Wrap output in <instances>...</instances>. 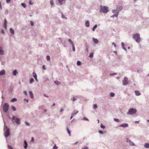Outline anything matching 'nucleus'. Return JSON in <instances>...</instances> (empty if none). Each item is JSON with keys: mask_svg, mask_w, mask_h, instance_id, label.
Wrapping results in <instances>:
<instances>
[{"mask_svg": "<svg viewBox=\"0 0 149 149\" xmlns=\"http://www.w3.org/2000/svg\"><path fill=\"white\" fill-rule=\"evenodd\" d=\"M93 40L94 42L96 44H97L99 42L98 40L97 39L95 38H93Z\"/></svg>", "mask_w": 149, "mask_h": 149, "instance_id": "19", "label": "nucleus"}, {"mask_svg": "<svg viewBox=\"0 0 149 149\" xmlns=\"http://www.w3.org/2000/svg\"><path fill=\"white\" fill-rule=\"evenodd\" d=\"M72 46V50H73V51H75V47H74V45Z\"/></svg>", "mask_w": 149, "mask_h": 149, "instance_id": "48", "label": "nucleus"}, {"mask_svg": "<svg viewBox=\"0 0 149 149\" xmlns=\"http://www.w3.org/2000/svg\"><path fill=\"white\" fill-rule=\"evenodd\" d=\"M30 23H31V26H33L34 23H33V22L32 21H31L30 22Z\"/></svg>", "mask_w": 149, "mask_h": 149, "instance_id": "52", "label": "nucleus"}, {"mask_svg": "<svg viewBox=\"0 0 149 149\" xmlns=\"http://www.w3.org/2000/svg\"><path fill=\"white\" fill-rule=\"evenodd\" d=\"M11 0H6V2L8 3Z\"/></svg>", "mask_w": 149, "mask_h": 149, "instance_id": "60", "label": "nucleus"}, {"mask_svg": "<svg viewBox=\"0 0 149 149\" xmlns=\"http://www.w3.org/2000/svg\"><path fill=\"white\" fill-rule=\"evenodd\" d=\"M12 123H16L17 124L19 125L20 124V119L18 118H15V116H13L11 118Z\"/></svg>", "mask_w": 149, "mask_h": 149, "instance_id": "4", "label": "nucleus"}, {"mask_svg": "<svg viewBox=\"0 0 149 149\" xmlns=\"http://www.w3.org/2000/svg\"><path fill=\"white\" fill-rule=\"evenodd\" d=\"M97 24H95L94 26L92 29L93 31H95V29L97 28Z\"/></svg>", "mask_w": 149, "mask_h": 149, "instance_id": "28", "label": "nucleus"}, {"mask_svg": "<svg viewBox=\"0 0 149 149\" xmlns=\"http://www.w3.org/2000/svg\"><path fill=\"white\" fill-rule=\"evenodd\" d=\"M17 100V98H13L11 100V101L12 102H15Z\"/></svg>", "mask_w": 149, "mask_h": 149, "instance_id": "27", "label": "nucleus"}, {"mask_svg": "<svg viewBox=\"0 0 149 149\" xmlns=\"http://www.w3.org/2000/svg\"><path fill=\"white\" fill-rule=\"evenodd\" d=\"M61 17L63 19H67V18L65 17V16L63 14V13L61 12Z\"/></svg>", "mask_w": 149, "mask_h": 149, "instance_id": "29", "label": "nucleus"}, {"mask_svg": "<svg viewBox=\"0 0 149 149\" xmlns=\"http://www.w3.org/2000/svg\"><path fill=\"white\" fill-rule=\"evenodd\" d=\"M4 131L5 137H8L10 135V129L5 125H4Z\"/></svg>", "mask_w": 149, "mask_h": 149, "instance_id": "1", "label": "nucleus"}, {"mask_svg": "<svg viewBox=\"0 0 149 149\" xmlns=\"http://www.w3.org/2000/svg\"><path fill=\"white\" fill-rule=\"evenodd\" d=\"M126 142H129L130 145L131 146H135V144L131 140L129 139L128 138H127L126 139Z\"/></svg>", "mask_w": 149, "mask_h": 149, "instance_id": "9", "label": "nucleus"}, {"mask_svg": "<svg viewBox=\"0 0 149 149\" xmlns=\"http://www.w3.org/2000/svg\"><path fill=\"white\" fill-rule=\"evenodd\" d=\"M10 33L12 35H13L14 34V31L12 28H10Z\"/></svg>", "mask_w": 149, "mask_h": 149, "instance_id": "18", "label": "nucleus"}, {"mask_svg": "<svg viewBox=\"0 0 149 149\" xmlns=\"http://www.w3.org/2000/svg\"><path fill=\"white\" fill-rule=\"evenodd\" d=\"M5 73V71L4 70H2L1 71V75H2L4 74Z\"/></svg>", "mask_w": 149, "mask_h": 149, "instance_id": "25", "label": "nucleus"}, {"mask_svg": "<svg viewBox=\"0 0 149 149\" xmlns=\"http://www.w3.org/2000/svg\"><path fill=\"white\" fill-rule=\"evenodd\" d=\"M7 21L6 20V19H5L4 20V28L6 29H7Z\"/></svg>", "mask_w": 149, "mask_h": 149, "instance_id": "15", "label": "nucleus"}, {"mask_svg": "<svg viewBox=\"0 0 149 149\" xmlns=\"http://www.w3.org/2000/svg\"><path fill=\"white\" fill-rule=\"evenodd\" d=\"M29 94L30 96V97L31 98H33V93L31 91H30L29 92Z\"/></svg>", "mask_w": 149, "mask_h": 149, "instance_id": "14", "label": "nucleus"}, {"mask_svg": "<svg viewBox=\"0 0 149 149\" xmlns=\"http://www.w3.org/2000/svg\"><path fill=\"white\" fill-rule=\"evenodd\" d=\"M67 131L69 134V136H70L71 135L70 134L71 131L70 130H69V128L68 127H67Z\"/></svg>", "mask_w": 149, "mask_h": 149, "instance_id": "23", "label": "nucleus"}, {"mask_svg": "<svg viewBox=\"0 0 149 149\" xmlns=\"http://www.w3.org/2000/svg\"><path fill=\"white\" fill-rule=\"evenodd\" d=\"M100 127L103 129H104L105 127V126L103 125L102 124H101L100 125Z\"/></svg>", "mask_w": 149, "mask_h": 149, "instance_id": "43", "label": "nucleus"}, {"mask_svg": "<svg viewBox=\"0 0 149 149\" xmlns=\"http://www.w3.org/2000/svg\"><path fill=\"white\" fill-rule=\"evenodd\" d=\"M82 149H88V147L86 146L84 148H82Z\"/></svg>", "mask_w": 149, "mask_h": 149, "instance_id": "56", "label": "nucleus"}, {"mask_svg": "<svg viewBox=\"0 0 149 149\" xmlns=\"http://www.w3.org/2000/svg\"><path fill=\"white\" fill-rule=\"evenodd\" d=\"M133 38L138 43H139L141 40L140 35V34L138 33L134 34L133 36Z\"/></svg>", "mask_w": 149, "mask_h": 149, "instance_id": "3", "label": "nucleus"}, {"mask_svg": "<svg viewBox=\"0 0 149 149\" xmlns=\"http://www.w3.org/2000/svg\"><path fill=\"white\" fill-rule=\"evenodd\" d=\"M46 59L47 61H49L50 60V58L49 56H47L46 57Z\"/></svg>", "mask_w": 149, "mask_h": 149, "instance_id": "35", "label": "nucleus"}, {"mask_svg": "<svg viewBox=\"0 0 149 149\" xmlns=\"http://www.w3.org/2000/svg\"><path fill=\"white\" fill-rule=\"evenodd\" d=\"M144 146L146 148H149V143H146L144 144Z\"/></svg>", "mask_w": 149, "mask_h": 149, "instance_id": "24", "label": "nucleus"}, {"mask_svg": "<svg viewBox=\"0 0 149 149\" xmlns=\"http://www.w3.org/2000/svg\"><path fill=\"white\" fill-rule=\"evenodd\" d=\"M4 54V52L2 49V47H1V55H3Z\"/></svg>", "mask_w": 149, "mask_h": 149, "instance_id": "26", "label": "nucleus"}, {"mask_svg": "<svg viewBox=\"0 0 149 149\" xmlns=\"http://www.w3.org/2000/svg\"><path fill=\"white\" fill-rule=\"evenodd\" d=\"M114 53L115 54H117V52L116 51H114Z\"/></svg>", "mask_w": 149, "mask_h": 149, "instance_id": "63", "label": "nucleus"}, {"mask_svg": "<svg viewBox=\"0 0 149 149\" xmlns=\"http://www.w3.org/2000/svg\"><path fill=\"white\" fill-rule=\"evenodd\" d=\"M128 125L127 123H124L122 124L119 125L120 127H128Z\"/></svg>", "mask_w": 149, "mask_h": 149, "instance_id": "10", "label": "nucleus"}, {"mask_svg": "<svg viewBox=\"0 0 149 149\" xmlns=\"http://www.w3.org/2000/svg\"><path fill=\"white\" fill-rule=\"evenodd\" d=\"M1 33H3V34H4V30H3V29H2L1 30Z\"/></svg>", "mask_w": 149, "mask_h": 149, "instance_id": "61", "label": "nucleus"}, {"mask_svg": "<svg viewBox=\"0 0 149 149\" xmlns=\"http://www.w3.org/2000/svg\"><path fill=\"white\" fill-rule=\"evenodd\" d=\"M93 107L95 109H96L97 108V104H94L93 105Z\"/></svg>", "mask_w": 149, "mask_h": 149, "instance_id": "37", "label": "nucleus"}, {"mask_svg": "<svg viewBox=\"0 0 149 149\" xmlns=\"http://www.w3.org/2000/svg\"><path fill=\"white\" fill-rule=\"evenodd\" d=\"M24 94L25 95L27 96V92L26 91H24Z\"/></svg>", "mask_w": 149, "mask_h": 149, "instance_id": "55", "label": "nucleus"}, {"mask_svg": "<svg viewBox=\"0 0 149 149\" xmlns=\"http://www.w3.org/2000/svg\"><path fill=\"white\" fill-rule=\"evenodd\" d=\"M33 77L34 78H35V77H37V74H36V73H35V72H33Z\"/></svg>", "mask_w": 149, "mask_h": 149, "instance_id": "40", "label": "nucleus"}, {"mask_svg": "<svg viewBox=\"0 0 149 149\" xmlns=\"http://www.w3.org/2000/svg\"><path fill=\"white\" fill-rule=\"evenodd\" d=\"M21 5L23 6L24 7V8H25L26 6V4L25 3H21Z\"/></svg>", "mask_w": 149, "mask_h": 149, "instance_id": "41", "label": "nucleus"}, {"mask_svg": "<svg viewBox=\"0 0 149 149\" xmlns=\"http://www.w3.org/2000/svg\"><path fill=\"white\" fill-rule=\"evenodd\" d=\"M100 12L104 13H107L108 12V7L106 6L101 5L100 6Z\"/></svg>", "mask_w": 149, "mask_h": 149, "instance_id": "2", "label": "nucleus"}, {"mask_svg": "<svg viewBox=\"0 0 149 149\" xmlns=\"http://www.w3.org/2000/svg\"><path fill=\"white\" fill-rule=\"evenodd\" d=\"M119 14V13L117 12V13L114 14L113 15V16H114V17H117L118 16V15Z\"/></svg>", "mask_w": 149, "mask_h": 149, "instance_id": "33", "label": "nucleus"}, {"mask_svg": "<svg viewBox=\"0 0 149 149\" xmlns=\"http://www.w3.org/2000/svg\"><path fill=\"white\" fill-rule=\"evenodd\" d=\"M123 85L125 86L128 84L129 81L128 78L127 77H124L122 80Z\"/></svg>", "mask_w": 149, "mask_h": 149, "instance_id": "7", "label": "nucleus"}, {"mask_svg": "<svg viewBox=\"0 0 149 149\" xmlns=\"http://www.w3.org/2000/svg\"><path fill=\"white\" fill-rule=\"evenodd\" d=\"M78 97V96H74L73 98L71 99L70 100L73 102H74L76 100H77Z\"/></svg>", "mask_w": 149, "mask_h": 149, "instance_id": "11", "label": "nucleus"}, {"mask_svg": "<svg viewBox=\"0 0 149 149\" xmlns=\"http://www.w3.org/2000/svg\"><path fill=\"white\" fill-rule=\"evenodd\" d=\"M8 147L10 149H13V148L10 145H8Z\"/></svg>", "mask_w": 149, "mask_h": 149, "instance_id": "51", "label": "nucleus"}, {"mask_svg": "<svg viewBox=\"0 0 149 149\" xmlns=\"http://www.w3.org/2000/svg\"><path fill=\"white\" fill-rule=\"evenodd\" d=\"M112 44L114 46V47H116V44L113 42L112 43Z\"/></svg>", "mask_w": 149, "mask_h": 149, "instance_id": "57", "label": "nucleus"}, {"mask_svg": "<svg viewBox=\"0 0 149 149\" xmlns=\"http://www.w3.org/2000/svg\"><path fill=\"white\" fill-rule=\"evenodd\" d=\"M34 141V138L33 137H32L31 138V142H33Z\"/></svg>", "mask_w": 149, "mask_h": 149, "instance_id": "58", "label": "nucleus"}, {"mask_svg": "<svg viewBox=\"0 0 149 149\" xmlns=\"http://www.w3.org/2000/svg\"><path fill=\"white\" fill-rule=\"evenodd\" d=\"M11 107L13 111H15L16 110V108L15 107L12 106Z\"/></svg>", "mask_w": 149, "mask_h": 149, "instance_id": "42", "label": "nucleus"}, {"mask_svg": "<svg viewBox=\"0 0 149 149\" xmlns=\"http://www.w3.org/2000/svg\"><path fill=\"white\" fill-rule=\"evenodd\" d=\"M24 100L25 101H26L27 102H29V100H28V99H24Z\"/></svg>", "mask_w": 149, "mask_h": 149, "instance_id": "59", "label": "nucleus"}, {"mask_svg": "<svg viewBox=\"0 0 149 149\" xmlns=\"http://www.w3.org/2000/svg\"><path fill=\"white\" fill-rule=\"evenodd\" d=\"M93 52L91 53L89 56V57L92 58L93 57Z\"/></svg>", "mask_w": 149, "mask_h": 149, "instance_id": "36", "label": "nucleus"}, {"mask_svg": "<svg viewBox=\"0 0 149 149\" xmlns=\"http://www.w3.org/2000/svg\"><path fill=\"white\" fill-rule=\"evenodd\" d=\"M99 132L101 134H103L104 133L102 130H99Z\"/></svg>", "mask_w": 149, "mask_h": 149, "instance_id": "49", "label": "nucleus"}, {"mask_svg": "<svg viewBox=\"0 0 149 149\" xmlns=\"http://www.w3.org/2000/svg\"><path fill=\"white\" fill-rule=\"evenodd\" d=\"M117 73H111L110 74V76H113V75H117Z\"/></svg>", "mask_w": 149, "mask_h": 149, "instance_id": "44", "label": "nucleus"}, {"mask_svg": "<svg viewBox=\"0 0 149 149\" xmlns=\"http://www.w3.org/2000/svg\"><path fill=\"white\" fill-rule=\"evenodd\" d=\"M24 148L25 149H26L27 148L28 146V143L26 141L24 140Z\"/></svg>", "mask_w": 149, "mask_h": 149, "instance_id": "12", "label": "nucleus"}, {"mask_svg": "<svg viewBox=\"0 0 149 149\" xmlns=\"http://www.w3.org/2000/svg\"><path fill=\"white\" fill-rule=\"evenodd\" d=\"M68 42L70 43L71 45L72 46L73 45H74V44L72 41V40L70 39H69L68 40Z\"/></svg>", "mask_w": 149, "mask_h": 149, "instance_id": "20", "label": "nucleus"}, {"mask_svg": "<svg viewBox=\"0 0 149 149\" xmlns=\"http://www.w3.org/2000/svg\"><path fill=\"white\" fill-rule=\"evenodd\" d=\"M58 147L55 144L53 147V148L54 149H57Z\"/></svg>", "mask_w": 149, "mask_h": 149, "instance_id": "45", "label": "nucleus"}, {"mask_svg": "<svg viewBox=\"0 0 149 149\" xmlns=\"http://www.w3.org/2000/svg\"><path fill=\"white\" fill-rule=\"evenodd\" d=\"M83 119L85 120H87V121H88L89 120L86 117H84Z\"/></svg>", "mask_w": 149, "mask_h": 149, "instance_id": "50", "label": "nucleus"}, {"mask_svg": "<svg viewBox=\"0 0 149 149\" xmlns=\"http://www.w3.org/2000/svg\"><path fill=\"white\" fill-rule=\"evenodd\" d=\"M78 111H77L76 112L73 113L72 115L73 116H74L76 115L77 113H78Z\"/></svg>", "mask_w": 149, "mask_h": 149, "instance_id": "39", "label": "nucleus"}, {"mask_svg": "<svg viewBox=\"0 0 149 149\" xmlns=\"http://www.w3.org/2000/svg\"><path fill=\"white\" fill-rule=\"evenodd\" d=\"M121 45L122 46L123 49L124 50H125L126 51L127 50L125 48V45H124V43L123 42H122L121 43Z\"/></svg>", "mask_w": 149, "mask_h": 149, "instance_id": "22", "label": "nucleus"}, {"mask_svg": "<svg viewBox=\"0 0 149 149\" xmlns=\"http://www.w3.org/2000/svg\"><path fill=\"white\" fill-rule=\"evenodd\" d=\"M17 73V71L16 70H14L13 72V75L15 76H16Z\"/></svg>", "mask_w": 149, "mask_h": 149, "instance_id": "16", "label": "nucleus"}, {"mask_svg": "<svg viewBox=\"0 0 149 149\" xmlns=\"http://www.w3.org/2000/svg\"><path fill=\"white\" fill-rule=\"evenodd\" d=\"M116 7V10H118L117 11V12L119 13L121 11L123 8V7L121 6H117Z\"/></svg>", "mask_w": 149, "mask_h": 149, "instance_id": "8", "label": "nucleus"}, {"mask_svg": "<svg viewBox=\"0 0 149 149\" xmlns=\"http://www.w3.org/2000/svg\"><path fill=\"white\" fill-rule=\"evenodd\" d=\"M85 26L87 27H89L90 26L89 22L88 21H86L85 23Z\"/></svg>", "mask_w": 149, "mask_h": 149, "instance_id": "13", "label": "nucleus"}, {"mask_svg": "<svg viewBox=\"0 0 149 149\" xmlns=\"http://www.w3.org/2000/svg\"><path fill=\"white\" fill-rule=\"evenodd\" d=\"M9 105L8 103H5L3 106V110L5 113L8 110Z\"/></svg>", "mask_w": 149, "mask_h": 149, "instance_id": "5", "label": "nucleus"}, {"mask_svg": "<svg viewBox=\"0 0 149 149\" xmlns=\"http://www.w3.org/2000/svg\"><path fill=\"white\" fill-rule=\"evenodd\" d=\"M34 81V79L33 78H31L30 79L29 81V83L30 84H31Z\"/></svg>", "mask_w": 149, "mask_h": 149, "instance_id": "32", "label": "nucleus"}, {"mask_svg": "<svg viewBox=\"0 0 149 149\" xmlns=\"http://www.w3.org/2000/svg\"><path fill=\"white\" fill-rule=\"evenodd\" d=\"M42 68L44 70H46V68L45 67V65H43L42 67Z\"/></svg>", "mask_w": 149, "mask_h": 149, "instance_id": "53", "label": "nucleus"}, {"mask_svg": "<svg viewBox=\"0 0 149 149\" xmlns=\"http://www.w3.org/2000/svg\"><path fill=\"white\" fill-rule=\"evenodd\" d=\"M54 83L57 86H59L61 84V82L58 81H54Z\"/></svg>", "mask_w": 149, "mask_h": 149, "instance_id": "21", "label": "nucleus"}, {"mask_svg": "<svg viewBox=\"0 0 149 149\" xmlns=\"http://www.w3.org/2000/svg\"><path fill=\"white\" fill-rule=\"evenodd\" d=\"M81 64V61H78L77 62V65L78 66H80Z\"/></svg>", "mask_w": 149, "mask_h": 149, "instance_id": "30", "label": "nucleus"}, {"mask_svg": "<svg viewBox=\"0 0 149 149\" xmlns=\"http://www.w3.org/2000/svg\"><path fill=\"white\" fill-rule=\"evenodd\" d=\"M35 78V79H36V81H38V79L37 78V77H36Z\"/></svg>", "mask_w": 149, "mask_h": 149, "instance_id": "62", "label": "nucleus"}, {"mask_svg": "<svg viewBox=\"0 0 149 149\" xmlns=\"http://www.w3.org/2000/svg\"><path fill=\"white\" fill-rule=\"evenodd\" d=\"M136 109L133 108H131L129 109L127 113V115H132L135 113L136 112Z\"/></svg>", "mask_w": 149, "mask_h": 149, "instance_id": "6", "label": "nucleus"}, {"mask_svg": "<svg viewBox=\"0 0 149 149\" xmlns=\"http://www.w3.org/2000/svg\"><path fill=\"white\" fill-rule=\"evenodd\" d=\"M25 123L28 126H29L30 125V124L29 123H28L27 122H25Z\"/></svg>", "mask_w": 149, "mask_h": 149, "instance_id": "54", "label": "nucleus"}, {"mask_svg": "<svg viewBox=\"0 0 149 149\" xmlns=\"http://www.w3.org/2000/svg\"><path fill=\"white\" fill-rule=\"evenodd\" d=\"M117 10H116V9L115 10H112V13H114V14L117 13Z\"/></svg>", "mask_w": 149, "mask_h": 149, "instance_id": "34", "label": "nucleus"}, {"mask_svg": "<svg viewBox=\"0 0 149 149\" xmlns=\"http://www.w3.org/2000/svg\"><path fill=\"white\" fill-rule=\"evenodd\" d=\"M113 119H114V120L115 122H119V121H120L119 120V119H117V118H114Z\"/></svg>", "mask_w": 149, "mask_h": 149, "instance_id": "38", "label": "nucleus"}, {"mask_svg": "<svg viewBox=\"0 0 149 149\" xmlns=\"http://www.w3.org/2000/svg\"><path fill=\"white\" fill-rule=\"evenodd\" d=\"M29 4L30 5H32L33 4V2L31 0H29Z\"/></svg>", "mask_w": 149, "mask_h": 149, "instance_id": "46", "label": "nucleus"}, {"mask_svg": "<svg viewBox=\"0 0 149 149\" xmlns=\"http://www.w3.org/2000/svg\"><path fill=\"white\" fill-rule=\"evenodd\" d=\"M115 96V93L111 92L110 93V96L111 97H113Z\"/></svg>", "mask_w": 149, "mask_h": 149, "instance_id": "31", "label": "nucleus"}, {"mask_svg": "<svg viewBox=\"0 0 149 149\" xmlns=\"http://www.w3.org/2000/svg\"><path fill=\"white\" fill-rule=\"evenodd\" d=\"M50 3L51 5H53L54 4V2L52 0H50Z\"/></svg>", "mask_w": 149, "mask_h": 149, "instance_id": "47", "label": "nucleus"}, {"mask_svg": "<svg viewBox=\"0 0 149 149\" xmlns=\"http://www.w3.org/2000/svg\"><path fill=\"white\" fill-rule=\"evenodd\" d=\"M135 95L136 96H139L141 95V94L139 93V92L138 91H135Z\"/></svg>", "mask_w": 149, "mask_h": 149, "instance_id": "17", "label": "nucleus"}, {"mask_svg": "<svg viewBox=\"0 0 149 149\" xmlns=\"http://www.w3.org/2000/svg\"><path fill=\"white\" fill-rule=\"evenodd\" d=\"M63 111V109H62L60 110V112H62Z\"/></svg>", "mask_w": 149, "mask_h": 149, "instance_id": "64", "label": "nucleus"}]
</instances>
